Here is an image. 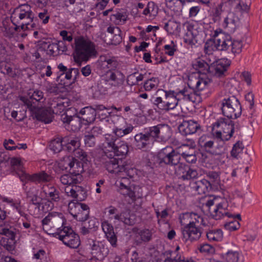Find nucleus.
Returning a JSON list of instances; mask_svg holds the SVG:
<instances>
[{"mask_svg": "<svg viewBox=\"0 0 262 262\" xmlns=\"http://www.w3.org/2000/svg\"><path fill=\"white\" fill-rule=\"evenodd\" d=\"M179 99L176 98L175 91H165L159 89L157 91L156 96L153 97L151 102L155 110L159 111L168 112L176 107Z\"/></svg>", "mask_w": 262, "mask_h": 262, "instance_id": "nucleus-1", "label": "nucleus"}, {"mask_svg": "<svg viewBox=\"0 0 262 262\" xmlns=\"http://www.w3.org/2000/svg\"><path fill=\"white\" fill-rule=\"evenodd\" d=\"M75 45L74 58L77 63L87 61L97 54L94 43L83 37L75 38Z\"/></svg>", "mask_w": 262, "mask_h": 262, "instance_id": "nucleus-2", "label": "nucleus"}, {"mask_svg": "<svg viewBox=\"0 0 262 262\" xmlns=\"http://www.w3.org/2000/svg\"><path fill=\"white\" fill-rule=\"evenodd\" d=\"M103 154H112L117 156H124L128 151V146L124 141L117 138L112 134H105L102 143Z\"/></svg>", "mask_w": 262, "mask_h": 262, "instance_id": "nucleus-3", "label": "nucleus"}, {"mask_svg": "<svg viewBox=\"0 0 262 262\" xmlns=\"http://www.w3.org/2000/svg\"><path fill=\"white\" fill-rule=\"evenodd\" d=\"M34 14L32 11L31 7L28 4L19 5L15 8L11 16V21L13 24H19L21 29H29L30 23L33 21Z\"/></svg>", "mask_w": 262, "mask_h": 262, "instance_id": "nucleus-4", "label": "nucleus"}, {"mask_svg": "<svg viewBox=\"0 0 262 262\" xmlns=\"http://www.w3.org/2000/svg\"><path fill=\"white\" fill-rule=\"evenodd\" d=\"M223 114L229 119H235L242 114V106L238 99L233 95H226L221 101Z\"/></svg>", "mask_w": 262, "mask_h": 262, "instance_id": "nucleus-5", "label": "nucleus"}, {"mask_svg": "<svg viewBox=\"0 0 262 262\" xmlns=\"http://www.w3.org/2000/svg\"><path fill=\"white\" fill-rule=\"evenodd\" d=\"M17 230L8 224L0 225V235H4L0 240V245L8 251L15 248Z\"/></svg>", "mask_w": 262, "mask_h": 262, "instance_id": "nucleus-6", "label": "nucleus"}, {"mask_svg": "<svg viewBox=\"0 0 262 262\" xmlns=\"http://www.w3.org/2000/svg\"><path fill=\"white\" fill-rule=\"evenodd\" d=\"M157 158L161 166H172L178 163L181 155L172 146H167L158 152Z\"/></svg>", "mask_w": 262, "mask_h": 262, "instance_id": "nucleus-7", "label": "nucleus"}, {"mask_svg": "<svg viewBox=\"0 0 262 262\" xmlns=\"http://www.w3.org/2000/svg\"><path fill=\"white\" fill-rule=\"evenodd\" d=\"M215 124L217 127H221L223 129L222 132L217 131L214 134V136L223 143L225 141L229 140L233 136L234 132L239 129L238 125H236L231 120H227L225 118H220Z\"/></svg>", "mask_w": 262, "mask_h": 262, "instance_id": "nucleus-8", "label": "nucleus"}, {"mask_svg": "<svg viewBox=\"0 0 262 262\" xmlns=\"http://www.w3.org/2000/svg\"><path fill=\"white\" fill-rule=\"evenodd\" d=\"M54 236L71 248H77L80 244L79 235L71 227L64 226L59 232L53 233Z\"/></svg>", "mask_w": 262, "mask_h": 262, "instance_id": "nucleus-9", "label": "nucleus"}, {"mask_svg": "<svg viewBox=\"0 0 262 262\" xmlns=\"http://www.w3.org/2000/svg\"><path fill=\"white\" fill-rule=\"evenodd\" d=\"M115 156L112 154H102L100 161L110 173L118 174L123 172L126 168L122 163V160L114 158Z\"/></svg>", "mask_w": 262, "mask_h": 262, "instance_id": "nucleus-10", "label": "nucleus"}, {"mask_svg": "<svg viewBox=\"0 0 262 262\" xmlns=\"http://www.w3.org/2000/svg\"><path fill=\"white\" fill-rule=\"evenodd\" d=\"M213 205L214 201L213 200H208L205 203V206L207 208L209 213L215 220H220L225 215L234 220L236 218L239 221L242 220L240 214H237L235 215L230 214L227 211L224 204L219 203L215 207Z\"/></svg>", "mask_w": 262, "mask_h": 262, "instance_id": "nucleus-11", "label": "nucleus"}, {"mask_svg": "<svg viewBox=\"0 0 262 262\" xmlns=\"http://www.w3.org/2000/svg\"><path fill=\"white\" fill-rule=\"evenodd\" d=\"M70 213L79 222H85L89 217L90 208L83 203L71 202L68 205Z\"/></svg>", "mask_w": 262, "mask_h": 262, "instance_id": "nucleus-12", "label": "nucleus"}, {"mask_svg": "<svg viewBox=\"0 0 262 262\" xmlns=\"http://www.w3.org/2000/svg\"><path fill=\"white\" fill-rule=\"evenodd\" d=\"M124 79L125 76L121 72L108 71L101 76L100 83L104 84L105 88H118L123 84Z\"/></svg>", "mask_w": 262, "mask_h": 262, "instance_id": "nucleus-13", "label": "nucleus"}, {"mask_svg": "<svg viewBox=\"0 0 262 262\" xmlns=\"http://www.w3.org/2000/svg\"><path fill=\"white\" fill-rule=\"evenodd\" d=\"M66 222L61 213L52 212L42 220V224L43 226L49 225L51 228H55L57 229L56 232H59L64 228L63 225Z\"/></svg>", "mask_w": 262, "mask_h": 262, "instance_id": "nucleus-14", "label": "nucleus"}, {"mask_svg": "<svg viewBox=\"0 0 262 262\" xmlns=\"http://www.w3.org/2000/svg\"><path fill=\"white\" fill-rule=\"evenodd\" d=\"M182 233L186 241L193 242L197 241L200 238L202 231L200 228L197 227L196 222L192 221L182 228Z\"/></svg>", "mask_w": 262, "mask_h": 262, "instance_id": "nucleus-15", "label": "nucleus"}, {"mask_svg": "<svg viewBox=\"0 0 262 262\" xmlns=\"http://www.w3.org/2000/svg\"><path fill=\"white\" fill-rule=\"evenodd\" d=\"M210 82L209 79H205L199 76L191 75L188 77L187 84L192 92H194L196 95H199L198 92L203 90Z\"/></svg>", "mask_w": 262, "mask_h": 262, "instance_id": "nucleus-16", "label": "nucleus"}, {"mask_svg": "<svg viewBox=\"0 0 262 262\" xmlns=\"http://www.w3.org/2000/svg\"><path fill=\"white\" fill-rule=\"evenodd\" d=\"M29 94V97H20V100L25 105L27 106L29 110H34L37 107L36 103L41 102L43 99V93L39 90H35L32 94Z\"/></svg>", "mask_w": 262, "mask_h": 262, "instance_id": "nucleus-17", "label": "nucleus"}, {"mask_svg": "<svg viewBox=\"0 0 262 262\" xmlns=\"http://www.w3.org/2000/svg\"><path fill=\"white\" fill-rule=\"evenodd\" d=\"M178 129L182 135L187 136L201 130V126L198 122L194 120H184L179 125Z\"/></svg>", "mask_w": 262, "mask_h": 262, "instance_id": "nucleus-18", "label": "nucleus"}, {"mask_svg": "<svg viewBox=\"0 0 262 262\" xmlns=\"http://www.w3.org/2000/svg\"><path fill=\"white\" fill-rule=\"evenodd\" d=\"M231 61L227 58L219 59L214 66V76L218 78H224L228 75V70Z\"/></svg>", "mask_w": 262, "mask_h": 262, "instance_id": "nucleus-19", "label": "nucleus"}, {"mask_svg": "<svg viewBox=\"0 0 262 262\" xmlns=\"http://www.w3.org/2000/svg\"><path fill=\"white\" fill-rule=\"evenodd\" d=\"M88 245L91 250V254L97 258L106 256L109 253L108 248L98 241L90 239L88 240Z\"/></svg>", "mask_w": 262, "mask_h": 262, "instance_id": "nucleus-20", "label": "nucleus"}, {"mask_svg": "<svg viewBox=\"0 0 262 262\" xmlns=\"http://www.w3.org/2000/svg\"><path fill=\"white\" fill-rule=\"evenodd\" d=\"M206 136H202L199 140V145L208 153L212 155H220L223 152L224 148L220 146L216 149H214V141L212 140H206Z\"/></svg>", "mask_w": 262, "mask_h": 262, "instance_id": "nucleus-21", "label": "nucleus"}, {"mask_svg": "<svg viewBox=\"0 0 262 262\" xmlns=\"http://www.w3.org/2000/svg\"><path fill=\"white\" fill-rule=\"evenodd\" d=\"M32 112V116L37 120L49 123L52 121V115L51 111L47 109L36 107L34 110H30Z\"/></svg>", "mask_w": 262, "mask_h": 262, "instance_id": "nucleus-22", "label": "nucleus"}, {"mask_svg": "<svg viewBox=\"0 0 262 262\" xmlns=\"http://www.w3.org/2000/svg\"><path fill=\"white\" fill-rule=\"evenodd\" d=\"M96 115V110L91 106L84 107L79 113V115L85 125L93 123L95 120Z\"/></svg>", "mask_w": 262, "mask_h": 262, "instance_id": "nucleus-23", "label": "nucleus"}, {"mask_svg": "<svg viewBox=\"0 0 262 262\" xmlns=\"http://www.w3.org/2000/svg\"><path fill=\"white\" fill-rule=\"evenodd\" d=\"M101 227L105 233V237L113 247L117 245V238L115 234L114 227L107 221H103L101 223Z\"/></svg>", "mask_w": 262, "mask_h": 262, "instance_id": "nucleus-24", "label": "nucleus"}, {"mask_svg": "<svg viewBox=\"0 0 262 262\" xmlns=\"http://www.w3.org/2000/svg\"><path fill=\"white\" fill-rule=\"evenodd\" d=\"M239 21V19L236 14L230 12L225 18L223 26L224 28H227L229 32H234L238 26Z\"/></svg>", "mask_w": 262, "mask_h": 262, "instance_id": "nucleus-25", "label": "nucleus"}, {"mask_svg": "<svg viewBox=\"0 0 262 262\" xmlns=\"http://www.w3.org/2000/svg\"><path fill=\"white\" fill-rule=\"evenodd\" d=\"M190 185L191 188L199 194H205L212 189L210 182L205 179L192 182Z\"/></svg>", "mask_w": 262, "mask_h": 262, "instance_id": "nucleus-26", "label": "nucleus"}, {"mask_svg": "<svg viewBox=\"0 0 262 262\" xmlns=\"http://www.w3.org/2000/svg\"><path fill=\"white\" fill-rule=\"evenodd\" d=\"M64 150L70 152H75L80 146V140L77 137L66 136L63 138Z\"/></svg>", "mask_w": 262, "mask_h": 262, "instance_id": "nucleus-27", "label": "nucleus"}, {"mask_svg": "<svg viewBox=\"0 0 262 262\" xmlns=\"http://www.w3.org/2000/svg\"><path fill=\"white\" fill-rule=\"evenodd\" d=\"M99 61L102 68H106L109 70L108 71H111L116 70L119 64L118 61L115 57L101 56Z\"/></svg>", "mask_w": 262, "mask_h": 262, "instance_id": "nucleus-28", "label": "nucleus"}, {"mask_svg": "<svg viewBox=\"0 0 262 262\" xmlns=\"http://www.w3.org/2000/svg\"><path fill=\"white\" fill-rule=\"evenodd\" d=\"M218 51H226L231 46V39L229 36H225L223 34L215 35Z\"/></svg>", "mask_w": 262, "mask_h": 262, "instance_id": "nucleus-29", "label": "nucleus"}, {"mask_svg": "<svg viewBox=\"0 0 262 262\" xmlns=\"http://www.w3.org/2000/svg\"><path fill=\"white\" fill-rule=\"evenodd\" d=\"M119 188L120 193L124 195H128L132 198L135 196V193L130 186L129 180L126 178H122L119 182Z\"/></svg>", "mask_w": 262, "mask_h": 262, "instance_id": "nucleus-30", "label": "nucleus"}, {"mask_svg": "<svg viewBox=\"0 0 262 262\" xmlns=\"http://www.w3.org/2000/svg\"><path fill=\"white\" fill-rule=\"evenodd\" d=\"M199 32L197 29L193 26L188 28L187 31L184 36V41L189 45H195L198 42V36Z\"/></svg>", "mask_w": 262, "mask_h": 262, "instance_id": "nucleus-31", "label": "nucleus"}, {"mask_svg": "<svg viewBox=\"0 0 262 262\" xmlns=\"http://www.w3.org/2000/svg\"><path fill=\"white\" fill-rule=\"evenodd\" d=\"M192 67L194 69L198 71V73L202 74H206L211 73V68L209 64L202 59L195 60L192 63Z\"/></svg>", "mask_w": 262, "mask_h": 262, "instance_id": "nucleus-32", "label": "nucleus"}, {"mask_svg": "<svg viewBox=\"0 0 262 262\" xmlns=\"http://www.w3.org/2000/svg\"><path fill=\"white\" fill-rule=\"evenodd\" d=\"M134 138V144L138 149H141L146 147L149 143L150 139L145 132L136 135Z\"/></svg>", "mask_w": 262, "mask_h": 262, "instance_id": "nucleus-33", "label": "nucleus"}, {"mask_svg": "<svg viewBox=\"0 0 262 262\" xmlns=\"http://www.w3.org/2000/svg\"><path fill=\"white\" fill-rule=\"evenodd\" d=\"M159 137L158 139L162 141H167L171 136V130L170 127L164 124H159Z\"/></svg>", "mask_w": 262, "mask_h": 262, "instance_id": "nucleus-34", "label": "nucleus"}, {"mask_svg": "<svg viewBox=\"0 0 262 262\" xmlns=\"http://www.w3.org/2000/svg\"><path fill=\"white\" fill-rule=\"evenodd\" d=\"M228 3L231 6L235 5L236 11L241 13H248L250 9V5L243 0H228Z\"/></svg>", "mask_w": 262, "mask_h": 262, "instance_id": "nucleus-35", "label": "nucleus"}, {"mask_svg": "<svg viewBox=\"0 0 262 262\" xmlns=\"http://www.w3.org/2000/svg\"><path fill=\"white\" fill-rule=\"evenodd\" d=\"M59 179L60 181L63 185H67L69 186L79 182L78 178L71 172L70 174H65L61 176Z\"/></svg>", "mask_w": 262, "mask_h": 262, "instance_id": "nucleus-36", "label": "nucleus"}, {"mask_svg": "<svg viewBox=\"0 0 262 262\" xmlns=\"http://www.w3.org/2000/svg\"><path fill=\"white\" fill-rule=\"evenodd\" d=\"M70 170H72L71 173L73 175L80 179V173L84 171L83 163L78 161L76 159L74 158V165H73L72 164Z\"/></svg>", "mask_w": 262, "mask_h": 262, "instance_id": "nucleus-37", "label": "nucleus"}, {"mask_svg": "<svg viewBox=\"0 0 262 262\" xmlns=\"http://www.w3.org/2000/svg\"><path fill=\"white\" fill-rule=\"evenodd\" d=\"M144 75L135 72L127 77L126 81L128 85L133 86L138 84V82L142 81Z\"/></svg>", "mask_w": 262, "mask_h": 262, "instance_id": "nucleus-38", "label": "nucleus"}, {"mask_svg": "<svg viewBox=\"0 0 262 262\" xmlns=\"http://www.w3.org/2000/svg\"><path fill=\"white\" fill-rule=\"evenodd\" d=\"M75 191L73 196L74 198L77 199V201H82L87 197L86 191L84 188L81 186L75 185L74 186Z\"/></svg>", "mask_w": 262, "mask_h": 262, "instance_id": "nucleus-39", "label": "nucleus"}, {"mask_svg": "<svg viewBox=\"0 0 262 262\" xmlns=\"http://www.w3.org/2000/svg\"><path fill=\"white\" fill-rule=\"evenodd\" d=\"M115 220L123 222L125 224L132 226L135 224L134 220L128 212H122L119 215L115 216Z\"/></svg>", "mask_w": 262, "mask_h": 262, "instance_id": "nucleus-40", "label": "nucleus"}, {"mask_svg": "<svg viewBox=\"0 0 262 262\" xmlns=\"http://www.w3.org/2000/svg\"><path fill=\"white\" fill-rule=\"evenodd\" d=\"M217 41L215 36L213 38L208 39L204 46V51L206 53L211 54L212 51H218Z\"/></svg>", "mask_w": 262, "mask_h": 262, "instance_id": "nucleus-41", "label": "nucleus"}, {"mask_svg": "<svg viewBox=\"0 0 262 262\" xmlns=\"http://www.w3.org/2000/svg\"><path fill=\"white\" fill-rule=\"evenodd\" d=\"M63 143V138H57L51 141L50 144V148L55 153L59 152L62 149L64 150Z\"/></svg>", "mask_w": 262, "mask_h": 262, "instance_id": "nucleus-42", "label": "nucleus"}, {"mask_svg": "<svg viewBox=\"0 0 262 262\" xmlns=\"http://www.w3.org/2000/svg\"><path fill=\"white\" fill-rule=\"evenodd\" d=\"M206 176L209 182H210L211 186H216L219 184L220 181V173L214 171H208L206 172Z\"/></svg>", "mask_w": 262, "mask_h": 262, "instance_id": "nucleus-43", "label": "nucleus"}, {"mask_svg": "<svg viewBox=\"0 0 262 262\" xmlns=\"http://www.w3.org/2000/svg\"><path fill=\"white\" fill-rule=\"evenodd\" d=\"M9 21L8 20H4L3 21V26L6 31L9 35H13L16 32H20L21 29V26L19 24H13L14 27H10L9 25Z\"/></svg>", "mask_w": 262, "mask_h": 262, "instance_id": "nucleus-44", "label": "nucleus"}, {"mask_svg": "<svg viewBox=\"0 0 262 262\" xmlns=\"http://www.w3.org/2000/svg\"><path fill=\"white\" fill-rule=\"evenodd\" d=\"M74 157L72 156H65L62 158L59 163V166L62 170L68 169L71 167L72 164L74 165Z\"/></svg>", "mask_w": 262, "mask_h": 262, "instance_id": "nucleus-45", "label": "nucleus"}, {"mask_svg": "<svg viewBox=\"0 0 262 262\" xmlns=\"http://www.w3.org/2000/svg\"><path fill=\"white\" fill-rule=\"evenodd\" d=\"M179 26V24L176 21L169 20L165 24L164 28L168 33L172 34L178 32Z\"/></svg>", "mask_w": 262, "mask_h": 262, "instance_id": "nucleus-46", "label": "nucleus"}, {"mask_svg": "<svg viewBox=\"0 0 262 262\" xmlns=\"http://www.w3.org/2000/svg\"><path fill=\"white\" fill-rule=\"evenodd\" d=\"M27 197L33 204L37 206L39 205L40 198L38 197L37 192L35 189H30L27 192Z\"/></svg>", "mask_w": 262, "mask_h": 262, "instance_id": "nucleus-47", "label": "nucleus"}, {"mask_svg": "<svg viewBox=\"0 0 262 262\" xmlns=\"http://www.w3.org/2000/svg\"><path fill=\"white\" fill-rule=\"evenodd\" d=\"M134 127L132 125H129L128 126H127L126 128L122 129L121 128H114L113 129V135L115 136L117 138H120L121 137H122L124 135H126L127 134H128L129 133H131Z\"/></svg>", "mask_w": 262, "mask_h": 262, "instance_id": "nucleus-48", "label": "nucleus"}, {"mask_svg": "<svg viewBox=\"0 0 262 262\" xmlns=\"http://www.w3.org/2000/svg\"><path fill=\"white\" fill-rule=\"evenodd\" d=\"M69 125L71 126V130L75 132L80 129L81 127V121L80 116H73L70 120Z\"/></svg>", "mask_w": 262, "mask_h": 262, "instance_id": "nucleus-49", "label": "nucleus"}, {"mask_svg": "<svg viewBox=\"0 0 262 262\" xmlns=\"http://www.w3.org/2000/svg\"><path fill=\"white\" fill-rule=\"evenodd\" d=\"M158 13V8L153 2H149L143 12V14L147 15L149 14L150 16L156 15Z\"/></svg>", "mask_w": 262, "mask_h": 262, "instance_id": "nucleus-50", "label": "nucleus"}, {"mask_svg": "<svg viewBox=\"0 0 262 262\" xmlns=\"http://www.w3.org/2000/svg\"><path fill=\"white\" fill-rule=\"evenodd\" d=\"M52 177L50 174L45 171L35 173L33 176V180L38 182H50L52 180Z\"/></svg>", "mask_w": 262, "mask_h": 262, "instance_id": "nucleus-51", "label": "nucleus"}, {"mask_svg": "<svg viewBox=\"0 0 262 262\" xmlns=\"http://www.w3.org/2000/svg\"><path fill=\"white\" fill-rule=\"evenodd\" d=\"M184 173L185 174L182 176L181 178L184 181L194 179L196 178L198 176V171L195 169L190 168L189 166H188V168L186 169Z\"/></svg>", "mask_w": 262, "mask_h": 262, "instance_id": "nucleus-52", "label": "nucleus"}, {"mask_svg": "<svg viewBox=\"0 0 262 262\" xmlns=\"http://www.w3.org/2000/svg\"><path fill=\"white\" fill-rule=\"evenodd\" d=\"M172 166L173 167L174 169V173L178 176H179L180 178H182V176L185 174V171L186 169L188 168V166L181 163L180 160H179L178 163H177L176 165H173Z\"/></svg>", "mask_w": 262, "mask_h": 262, "instance_id": "nucleus-53", "label": "nucleus"}, {"mask_svg": "<svg viewBox=\"0 0 262 262\" xmlns=\"http://www.w3.org/2000/svg\"><path fill=\"white\" fill-rule=\"evenodd\" d=\"M65 107L64 103L61 101L54 102L51 103L50 106V109L53 113L55 114H59L62 113L64 110Z\"/></svg>", "mask_w": 262, "mask_h": 262, "instance_id": "nucleus-54", "label": "nucleus"}, {"mask_svg": "<svg viewBox=\"0 0 262 262\" xmlns=\"http://www.w3.org/2000/svg\"><path fill=\"white\" fill-rule=\"evenodd\" d=\"M231 50L232 53L235 55L236 54H239L242 50L243 43L241 40H233L231 39Z\"/></svg>", "mask_w": 262, "mask_h": 262, "instance_id": "nucleus-55", "label": "nucleus"}, {"mask_svg": "<svg viewBox=\"0 0 262 262\" xmlns=\"http://www.w3.org/2000/svg\"><path fill=\"white\" fill-rule=\"evenodd\" d=\"M127 17L128 15L127 12L125 10H122L117 12L115 14H112L111 15V19L112 20L115 19L118 21V23L121 21L124 23L126 21Z\"/></svg>", "mask_w": 262, "mask_h": 262, "instance_id": "nucleus-56", "label": "nucleus"}, {"mask_svg": "<svg viewBox=\"0 0 262 262\" xmlns=\"http://www.w3.org/2000/svg\"><path fill=\"white\" fill-rule=\"evenodd\" d=\"M158 78L152 77L147 80L144 83V88L146 91H150L157 88L158 86Z\"/></svg>", "mask_w": 262, "mask_h": 262, "instance_id": "nucleus-57", "label": "nucleus"}, {"mask_svg": "<svg viewBox=\"0 0 262 262\" xmlns=\"http://www.w3.org/2000/svg\"><path fill=\"white\" fill-rule=\"evenodd\" d=\"M224 257L227 262H238L239 253L237 251H229Z\"/></svg>", "mask_w": 262, "mask_h": 262, "instance_id": "nucleus-58", "label": "nucleus"}, {"mask_svg": "<svg viewBox=\"0 0 262 262\" xmlns=\"http://www.w3.org/2000/svg\"><path fill=\"white\" fill-rule=\"evenodd\" d=\"M1 69L2 72L5 74H7L12 77H14L16 76V73L13 71V69L9 63L6 62L1 63Z\"/></svg>", "mask_w": 262, "mask_h": 262, "instance_id": "nucleus-59", "label": "nucleus"}, {"mask_svg": "<svg viewBox=\"0 0 262 262\" xmlns=\"http://www.w3.org/2000/svg\"><path fill=\"white\" fill-rule=\"evenodd\" d=\"M224 226L226 230L229 231H233L239 228L240 224L238 221L233 219L231 221L225 223Z\"/></svg>", "mask_w": 262, "mask_h": 262, "instance_id": "nucleus-60", "label": "nucleus"}, {"mask_svg": "<svg viewBox=\"0 0 262 262\" xmlns=\"http://www.w3.org/2000/svg\"><path fill=\"white\" fill-rule=\"evenodd\" d=\"M206 236L210 241H219L222 237V232L220 230L210 231L206 232Z\"/></svg>", "mask_w": 262, "mask_h": 262, "instance_id": "nucleus-61", "label": "nucleus"}, {"mask_svg": "<svg viewBox=\"0 0 262 262\" xmlns=\"http://www.w3.org/2000/svg\"><path fill=\"white\" fill-rule=\"evenodd\" d=\"M75 156L78 158L82 163L86 164L89 161V156L86 152L80 148H78L74 152Z\"/></svg>", "mask_w": 262, "mask_h": 262, "instance_id": "nucleus-62", "label": "nucleus"}, {"mask_svg": "<svg viewBox=\"0 0 262 262\" xmlns=\"http://www.w3.org/2000/svg\"><path fill=\"white\" fill-rule=\"evenodd\" d=\"M138 233L140 235V238H142L143 242L146 243L151 241L152 238V232L150 230L147 229H144L140 230Z\"/></svg>", "mask_w": 262, "mask_h": 262, "instance_id": "nucleus-63", "label": "nucleus"}, {"mask_svg": "<svg viewBox=\"0 0 262 262\" xmlns=\"http://www.w3.org/2000/svg\"><path fill=\"white\" fill-rule=\"evenodd\" d=\"M243 147L242 146V143L240 141H237L233 146L232 150L231 151V155L232 157L238 158L239 154L242 151Z\"/></svg>", "mask_w": 262, "mask_h": 262, "instance_id": "nucleus-64", "label": "nucleus"}]
</instances>
